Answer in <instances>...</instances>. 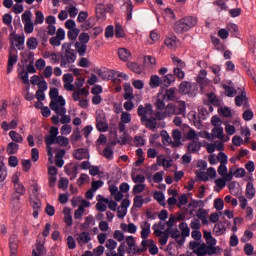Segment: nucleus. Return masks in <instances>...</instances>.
<instances>
[{"mask_svg":"<svg viewBox=\"0 0 256 256\" xmlns=\"http://www.w3.org/2000/svg\"><path fill=\"white\" fill-rule=\"evenodd\" d=\"M155 107L159 111H162L156 112V119H158V121H163V119H167V117H174V115L185 116L187 113V104L185 101H179L177 102V105L174 103H168L165 105V100L157 98Z\"/></svg>","mask_w":256,"mask_h":256,"instance_id":"nucleus-1","label":"nucleus"},{"mask_svg":"<svg viewBox=\"0 0 256 256\" xmlns=\"http://www.w3.org/2000/svg\"><path fill=\"white\" fill-rule=\"evenodd\" d=\"M59 128L52 126L49 131V135L45 137V143L47 145V155L48 161L53 163L54 157L53 153H55V148L51 147L54 143L60 145V147H67L69 145V138L59 135Z\"/></svg>","mask_w":256,"mask_h":256,"instance_id":"nucleus-2","label":"nucleus"},{"mask_svg":"<svg viewBox=\"0 0 256 256\" xmlns=\"http://www.w3.org/2000/svg\"><path fill=\"white\" fill-rule=\"evenodd\" d=\"M137 114L138 117H140L142 125H145L150 131H155V129L159 127V124L157 123L159 119H157V114L153 116V106L150 103L139 105Z\"/></svg>","mask_w":256,"mask_h":256,"instance_id":"nucleus-3","label":"nucleus"},{"mask_svg":"<svg viewBox=\"0 0 256 256\" xmlns=\"http://www.w3.org/2000/svg\"><path fill=\"white\" fill-rule=\"evenodd\" d=\"M49 97L51 99L50 109L54 111L56 115H65V113H67V108H65L67 102L63 96H59V89L51 88Z\"/></svg>","mask_w":256,"mask_h":256,"instance_id":"nucleus-4","label":"nucleus"},{"mask_svg":"<svg viewBox=\"0 0 256 256\" xmlns=\"http://www.w3.org/2000/svg\"><path fill=\"white\" fill-rule=\"evenodd\" d=\"M198 23L199 18L197 16H185L175 23L174 31L179 34L187 33V31H191L193 27H197Z\"/></svg>","mask_w":256,"mask_h":256,"instance_id":"nucleus-5","label":"nucleus"},{"mask_svg":"<svg viewBox=\"0 0 256 256\" xmlns=\"http://www.w3.org/2000/svg\"><path fill=\"white\" fill-rule=\"evenodd\" d=\"M60 57V67L63 69H67V67L73 65V63L77 61V54L75 53V50L71 48V44L69 43L62 44V53Z\"/></svg>","mask_w":256,"mask_h":256,"instance_id":"nucleus-6","label":"nucleus"},{"mask_svg":"<svg viewBox=\"0 0 256 256\" xmlns=\"http://www.w3.org/2000/svg\"><path fill=\"white\" fill-rule=\"evenodd\" d=\"M190 249L196 256L216 255L218 248L209 247L205 242L190 241Z\"/></svg>","mask_w":256,"mask_h":256,"instance_id":"nucleus-7","label":"nucleus"},{"mask_svg":"<svg viewBox=\"0 0 256 256\" xmlns=\"http://www.w3.org/2000/svg\"><path fill=\"white\" fill-rule=\"evenodd\" d=\"M140 237L142 239L141 242V251H147L149 247L153 244V239H149L151 235V223L147 221L140 222Z\"/></svg>","mask_w":256,"mask_h":256,"instance_id":"nucleus-8","label":"nucleus"},{"mask_svg":"<svg viewBox=\"0 0 256 256\" xmlns=\"http://www.w3.org/2000/svg\"><path fill=\"white\" fill-rule=\"evenodd\" d=\"M15 193L11 197V205H13L14 209H19V201H21V195H25L26 189L23 183L19 182L18 184H14Z\"/></svg>","mask_w":256,"mask_h":256,"instance_id":"nucleus-9","label":"nucleus"},{"mask_svg":"<svg viewBox=\"0 0 256 256\" xmlns=\"http://www.w3.org/2000/svg\"><path fill=\"white\" fill-rule=\"evenodd\" d=\"M33 14L31 11H25L22 14V23L24 25V31L27 34L33 33L35 31V24H33Z\"/></svg>","mask_w":256,"mask_h":256,"instance_id":"nucleus-10","label":"nucleus"},{"mask_svg":"<svg viewBox=\"0 0 256 256\" xmlns=\"http://www.w3.org/2000/svg\"><path fill=\"white\" fill-rule=\"evenodd\" d=\"M153 229L156 237H159L160 245H162V247L167 245V241H169V234L167 232H163V229H165V225L160 222L158 225L155 224L153 226Z\"/></svg>","mask_w":256,"mask_h":256,"instance_id":"nucleus-11","label":"nucleus"},{"mask_svg":"<svg viewBox=\"0 0 256 256\" xmlns=\"http://www.w3.org/2000/svg\"><path fill=\"white\" fill-rule=\"evenodd\" d=\"M173 64L176 66L173 70L174 77H177V79H185V69L186 64L178 57H172Z\"/></svg>","mask_w":256,"mask_h":256,"instance_id":"nucleus-12","label":"nucleus"},{"mask_svg":"<svg viewBox=\"0 0 256 256\" xmlns=\"http://www.w3.org/2000/svg\"><path fill=\"white\" fill-rule=\"evenodd\" d=\"M233 179V172H229L225 177L218 178L214 181V191L216 193H220V191L227 186V181H231Z\"/></svg>","mask_w":256,"mask_h":256,"instance_id":"nucleus-13","label":"nucleus"},{"mask_svg":"<svg viewBox=\"0 0 256 256\" xmlns=\"http://www.w3.org/2000/svg\"><path fill=\"white\" fill-rule=\"evenodd\" d=\"M131 201L128 198L122 200L121 205L116 208V215L118 219H125L127 216V209H129Z\"/></svg>","mask_w":256,"mask_h":256,"instance_id":"nucleus-14","label":"nucleus"},{"mask_svg":"<svg viewBox=\"0 0 256 256\" xmlns=\"http://www.w3.org/2000/svg\"><path fill=\"white\" fill-rule=\"evenodd\" d=\"M235 105L237 107H243V109H249V98H247V93L245 91H242L241 94L236 96Z\"/></svg>","mask_w":256,"mask_h":256,"instance_id":"nucleus-15","label":"nucleus"},{"mask_svg":"<svg viewBox=\"0 0 256 256\" xmlns=\"http://www.w3.org/2000/svg\"><path fill=\"white\" fill-rule=\"evenodd\" d=\"M157 99H162L165 101H175L177 99V88H169L165 91V94L163 93H158Z\"/></svg>","mask_w":256,"mask_h":256,"instance_id":"nucleus-16","label":"nucleus"},{"mask_svg":"<svg viewBox=\"0 0 256 256\" xmlns=\"http://www.w3.org/2000/svg\"><path fill=\"white\" fill-rule=\"evenodd\" d=\"M91 207V202L81 199L80 204L78 205V209L74 212V219H81L85 214V208Z\"/></svg>","mask_w":256,"mask_h":256,"instance_id":"nucleus-17","label":"nucleus"},{"mask_svg":"<svg viewBox=\"0 0 256 256\" xmlns=\"http://www.w3.org/2000/svg\"><path fill=\"white\" fill-rule=\"evenodd\" d=\"M10 41L12 45H15L17 49H23V45H25V36L17 35V34H11L10 35Z\"/></svg>","mask_w":256,"mask_h":256,"instance_id":"nucleus-18","label":"nucleus"},{"mask_svg":"<svg viewBox=\"0 0 256 256\" xmlns=\"http://www.w3.org/2000/svg\"><path fill=\"white\" fill-rule=\"evenodd\" d=\"M211 135L212 138L215 137L216 139H220L223 143H227L229 141V136H225V133H223V126L213 128Z\"/></svg>","mask_w":256,"mask_h":256,"instance_id":"nucleus-19","label":"nucleus"},{"mask_svg":"<svg viewBox=\"0 0 256 256\" xmlns=\"http://www.w3.org/2000/svg\"><path fill=\"white\" fill-rule=\"evenodd\" d=\"M72 155L77 161H83V159H89V150L85 148H78L73 151Z\"/></svg>","mask_w":256,"mask_h":256,"instance_id":"nucleus-20","label":"nucleus"},{"mask_svg":"<svg viewBox=\"0 0 256 256\" xmlns=\"http://www.w3.org/2000/svg\"><path fill=\"white\" fill-rule=\"evenodd\" d=\"M197 83L203 87H207L208 85H211V80L207 79V70H200L198 76H197Z\"/></svg>","mask_w":256,"mask_h":256,"instance_id":"nucleus-21","label":"nucleus"},{"mask_svg":"<svg viewBox=\"0 0 256 256\" xmlns=\"http://www.w3.org/2000/svg\"><path fill=\"white\" fill-rule=\"evenodd\" d=\"M169 233H170V237L172 239H175L176 243H178V245H180V247L185 244V237L182 236L179 229L173 228L169 231Z\"/></svg>","mask_w":256,"mask_h":256,"instance_id":"nucleus-22","label":"nucleus"},{"mask_svg":"<svg viewBox=\"0 0 256 256\" xmlns=\"http://www.w3.org/2000/svg\"><path fill=\"white\" fill-rule=\"evenodd\" d=\"M208 69L215 75L214 83L217 85L221 83V65L219 64H213L208 66Z\"/></svg>","mask_w":256,"mask_h":256,"instance_id":"nucleus-23","label":"nucleus"},{"mask_svg":"<svg viewBox=\"0 0 256 256\" xmlns=\"http://www.w3.org/2000/svg\"><path fill=\"white\" fill-rule=\"evenodd\" d=\"M76 241L80 247H83V245H87V243H90L91 241V234L89 232H81L76 236Z\"/></svg>","mask_w":256,"mask_h":256,"instance_id":"nucleus-24","label":"nucleus"},{"mask_svg":"<svg viewBox=\"0 0 256 256\" xmlns=\"http://www.w3.org/2000/svg\"><path fill=\"white\" fill-rule=\"evenodd\" d=\"M172 147H181L183 143L181 142V139H183V134L179 129H175L172 131Z\"/></svg>","mask_w":256,"mask_h":256,"instance_id":"nucleus-25","label":"nucleus"},{"mask_svg":"<svg viewBox=\"0 0 256 256\" xmlns=\"http://www.w3.org/2000/svg\"><path fill=\"white\" fill-rule=\"evenodd\" d=\"M120 229L124 233H129L130 235H135L137 233V225L135 223L130 222V223H121L120 224Z\"/></svg>","mask_w":256,"mask_h":256,"instance_id":"nucleus-26","label":"nucleus"},{"mask_svg":"<svg viewBox=\"0 0 256 256\" xmlns=\"http://www.w3.org/2000/svg\"><path fill=\"white\" fill-rule=\"evenodd\" d=\"M9 247H10V256H17V235L12 234L9 239Z\"/></svg>","mask_w":256,"mask_h":256,"instance_id":"nucleus-27","label":"nucleus"},{"mask_svg":"<svg viewBox=\"0 0 256 256\" xmlns=\"http://www.w3.org/2000/svg\"><path fill=\"white\" fill-rule=\"evenodd\" d=\"M47 250H45V246L41 242H37L32 251V256H45Z\"/></svg>","mask_w":256,"mask_h":256,"instance_id":"nucleus-28","label":"nucleus"},{"mask_svg":"<svg viewBox=\"0 0 256 256\" xmlns=\"http://www.w3.org/2000/svg\"><path fill=\"white\" fill-rule=\"evenodd\" d=\"M63 215H64V223H66L67 227H72L73 226V216L71 215V208L64 207Z\"/></svg>","mask_w":256,"mask_h":256,"instance_id":"nucleus-29","label":"nucleus"},{"mask_svg":"<svg viewBox=\"0 0 256 256\" xmlns=\"http://www.w3.org/2000/svg\"><path fill=\"white\" fill-rule=\"evenodd\" d=\"M178 92L181 95H189L191 93V82L182 81L178 87Z\"/></svg>","mask_w":256,"mask_h":256,"instance_id":"nucleus-30","label":"nucleus"},{"mask_svg":"<svg viewBox=\"0 0 256 256\" xmlns=\"http://www.w3.org/2000/svg\"><path fill=\"white\" fill-rule=\"evenodd\" d=\"M18 57L17 52H10L9 58H8V67H7V73H11L13 71V66L17 63Z\"/></svg>","mask_w":256,"mask_h":256,"instance_id":"nucleus-31","label":"nucleus"},{"mask_svg":"<svg viewBox=\"0 0 256 256\" xmlns=\"http://www.w3.org/2000/svg\"><path fill=\"white\" fill-rule=\"evenodd\" d=\"M5 179H7V168L3 162H0V189H3Z\"/></svg>","mask_w":256,"mask_h":256,"instance_id":"nucleus-32","label":"nucleus"},{"mask_svg":"<svg viewBox=\"0 0 256 256\" xmlns=\"http://www.w3.org/2000/svg\"><path fill=\"white\" fill-rule=\"evenodd\" d=\"M207 215H208L207 210L203 208L198 209V211L196 212V217L200 219V221H202V225H207V223H209Z\"/></svg>","mask_w":256,"mask_h":256,"instance_id":"nucleus-33","label":"nucleus"},{"mask_svg":"<svg viewBox=\"0 0 256 256\" xmlns=\"http://www.w3.org/2000/svg\"><path fill=\"white\" fill-rule=\"evenodd\" d=\"M118 57L121 61H129L131 59V52L126 48H119Z\"/></svg>","mask_w":256,"mask_h":256,"instance_id":"nucleus-34","label":"nucleus"},{"mask_svg":"<svg viewBox=\"0 0 256 256\" xmlns=\"http://www.w3.org/2000/svg\"><path fill=\"white\" fill-rule=\"evenodd\" d=\"M106 14H107V8H105V4H97L96 5V17L98 19L105 20Z\"/></svg>","mask_w":256,"mask_h":256,"instance_id":"nucleus-35","label":"nucleus"},{"mask_svg":"<svg viewBox=\"0 0 256 256\" xmlns=\"http://www.w3.org/2000/svg\"><path fill=\"white\" fill-rule=\"evenodd\" d=\"M200 150H201V142L197 140H192V142L188 144L189 153H199Z\"/></svg>","mask_w":256,"mask_h":256,"instance_id":"nucleus-36","label":"nucleus"},{"mask_svg":"<svg viewBox=\"0 0 256 256\" xmlns=\"http://www.w3.org/2000/svg\"><path fill=\"white\" fill-rule=\"evenodd\" d=\"M246 197L251 201L255 197V186L253 185V182H248L246 185Z\"/></svg>","mask_w":256,"mask_h":256,"instance_id":"nucleus-37","label":"nucleus"},{"mask_svg":"<svg viewBox=\"0 0 256 256\" xmlns=\"http://www.w3.org/2000/svg\"><path fill=\"white\" fill-rule=\"evenodd\" d=\"M124 99H134L135 95H133V87H131L130 83L124 84Z\"/></svg>","mask_w":256,"mask_h":256,"instance_id":"nucleus-38","label":"nucleus"},{"mask_svg":"<svg viewBox=\"0 0 256 256\" xmlns=\"http://www.w3.org/2000/svg\"><path fill=\"white\" fill-rule=\"evenodd\" d=\"M179 229H180L181 235H182V237H184V239L186 237H189V235H191V229L189 228V225L187 224V222H181L179 224Z\"/></svg>","mask_w":256,"mask_h":256,"instance_id":"nucleus-39","label":"nucleus"},{"mask_svg":"<svg viewBox=\"0 0 256 256\" xmlns=\"http://www.w3.org/2000/svg\"><path fill=\"white\" fill-rule=\"evenodd\" d=\"M107 203H109V199L102 197L96 204L97 211H100L101 213L107 211Z\"/></svg>","mask_w":256,"mask_h":256,"instance_id":"nucleus-40","label":"nucleus"},{"mask_svg":"<svg viewBox=\"0 0 256 256\" xmlns=\"http://www.w3.org/2000/svg\"><path fill=\"white\" fill-rule=\"evenodd\" d=\"M9 137L12 143H23V136L15 130L9 132Z\"/></svg>","mask_w":256,"mask_h":256,"instance_id":"nucleus-41","label":"nucleus"},{"mask_svg":"<svg viewBox=\"0 0 256 256\" xmlns=\"http://www.w3.org/2000/svg\"><path fill=\"white\" fill-rule=\"evenodd\" d=\"M222 88L224 89L227 97H235L237 95V90L232 85L223 84Z\"/></svg>","mask_w":256,"mask_h":256,"instance_id":"nucleus-42","label":"nucleus"},{"mask_svg":"<svg viewBox=\"0 0 256 256\" xmlns=\"http://www.w3.org/2000/svg\"><path fill=\"white\" fill-rule=\"evenodd\" d=\"M74 47L80 57H84V55L87 53L86 44H83L81 42H76Z\"/></svg>","mask_w":256,"mask_h":256,"instance_id":"nucleus-43","label":"nucleus"},{"mask_svg":"<svg viewBox=\"0 0 256 256\" xmlns=\"http://www.w3.org/2000/svg\"><path fill=\"white\" fill-rule=\"evenodd\" d=\"M186 139H187V141H199V133H197V131H195V129L190 128L186 132Z\"/></svg>","mask_w":256,"mask_h":256,"instance_id":"nucleus-44","label":"nucleus"},{"mask_svg":"<svg viewBox=\"0 0 256 256\" xmlns=\"http://www.w3.org/2000/svg\"><path fill=\"white\" fill-rule=\"evenodd\" d=\"M26 45L30 51H35V49H37V47L39 46V42L37 41V38L30 37L28 38Z\"/></svg>","mask_w":256,"mask_h":256,"instance_id":"nucleus-45","label":"nucleus"},{"mask_svg":"<svg viewBox=\"0 0 256 256\" xmlns=\"http://www.w3.org/2000/svg\"><path fill=\"white\" fill-rule=\"evenodd\" d=\"M117 253L115 252H107L106 256H125V242H122L118 249H117Z\"/></svg>","mask_w":256,"mask_h":256,"instance_id":"nucleus-46","label":"nucleus"},{"mask_svg":"<svg viewBox=\"0 0 256 256\" xmlns=\"http://www.w3.org/2000/svg\"><path fill=\"white\" fill-rule=\"evenodd\" d=\"M105 247H106L108 253H114L115 250L117 249V241H115L113 239H108L106 241Z\"/></svg>","mask_w":256,"mask_h":256,"instance_id":"nucleus-47","label":"nucleus"},{"mask_svg":"<svg viewBox=\"0 0 256 256\" xmlns=\"http://www.w3.org/2000/svg\"><path fill=\"white\" fill-rule=\"evenodd\" d=\"M124 243H126V245L128 246V249L130 250V251H132V249H135V246L137 245V242H136V240H135V238H134V236H126L125 238H124Z\"/></svg>","mask_w":256,"mask_h":256,"instance_id":"nucleus-48","label":"nucleus"},{"mask_svg":"<svg viewBox=\"0 0 256 256\" xmlns=\"http://www.w3.org/2000/svg\"><path fill=\"white\" fill-rule=\"evenodd\" d=\"M65 9H66V11H68V15L72 19H75V17H77V15H79V9H77V7H75L74 5H68L65 7Z\"/></svg>","mask_w":256,"mask_h":256,"instance_id":"nucleus-49","label":"nucleus"},{"mask_svg":"<svg viewBox=\"0 0 256 256\" xmlns=\"http://www.w3.org/2000/svg\"><path fill=\"white\" fill-rule=\"evenodd\" d=\"M115 36L117 37V39H122L123 37H125V29H123V26H121L120 23L115 24Z\"/></svg>","mask_w":256,"mask_h":256,"instance_id":"nucleus-50","label":"nucleus"},{"mask_svg":"<svg viewBox=\"0 0 256 256\" xmlns=\"http://www.w3.org/2000/svg\"><path fill=\"white\" fill-rule=\"evenodd\" d=\"M19 151V144L15 142H10L7 146V153L8 155H15Z\"/></svg>","mask_w":256,"mask_h":256,"instance_id":"nucleus-51","label":"nucleus"},{"mask_svg":"<svg viewBox=\"0 0 256 256\" xmlns=\"http://www.w3.org/2000/svg\"><path fill=\"white\" fill-rule=\"evenodd\" d=\"M149 85L152 89L159 87V85H161V78H159L157 75L151 76Z\"/></svg>","mask_w":256,"mask_h":256,"instance_id":"nucleus-52","label":"nucleus"},{"mask_svg":"<svg viewBox=\"0 0 256 256\" xmlns=\"http://www.w3.org/2000/svg\"><path fill=\"white\" fill-rule=\"evenodd\" d=\"M197 207H203V200H192L189 203V208L192 209L190 210V215H193V211H195Z\"/></svg>","mask_w":256,"mask_h":256,"instance_id":"nucleus-53","label":"nucleus"},{"mask_svg":"<svg viewBox=\"0 0 256 256\" xmlns=\"http://www.w3.org/2000/svg\"><path fill=\"white\" fill-rule=\"evenodd\" d=\"M96 127L101 133H105V131L109 129V125H107V120H100L96 122Z\"/></svg>","mask_w":256,"mask_h":256,"instance_id":"nucleus-54","label":"nucleus"},{"mask_svg":"<svg viewBox=\"0 0 256 256\" xmlns=\"http://www.w3.org/2000/svg\"><path fill=\"white\" fill-rule=\"evenodd\" d=\"M154 199H155V201L159 202L160 205L165 207V205H166V203H165V194H163V192H155L154 193Z\"/></svg>","mask_w":256,"mask_h":256,"instance_id":"nucleus-55","label":"nucleus"},{"mask_svg":"<svg viewBox=\"0 0 256 256\" xmlns=\"http://www.w3.org/2000/svg\"><path fill=\"white\" fill-rule=\"evenodd\" d=\"M80 30L79 28H74L68 31V39L70 41H77V37H79Z\"/></svg>","mask_w":256,"mask_h":256,"instance_id":"nucleus-56","label":"nucleus"},{"mask_svg":"<svg viewBox=\"0 0 256 256\" xmlns=\"http://www.w3.org/2000/svg\"><path fill=\"white\" fill-rule=\"evenodd\" d=\"M125 234L121 230H115L113 234V239L118 241V243H123L125 241Z\"/></svg>","mask_w":256,"mask_h":256,"instance_id":"nucleus-57","label":"nucleus"},{"mask_svg":"<svg viewBox=\"0 0 256 256\" xmlns=\"http://www.w3.org/2000/svg\"><path fill=\"white\" fill-rule=\"evenodd\" d=\"M171 83H175V75L167 74L163 77V84L165 85V87L171 86Z\"/></svg>","mask_w":256,"mask_h":256,"instance_id":"nucleus-58","label":"nucleus"},{"mask_svg":"<svg viewBox=\"0 0 256 256\" xmlns=\"http://www.w3.org/2000/svg\"><path fill=\"white\" fill-rule=\"evenodd\" d=\"M146 187H147V185H145V184L134 185V187L132 189L133 195H139V193H143V191H145Z\"/></svg>","mask_w":256,"mask_h":256,"instance_id":"nucleus-59","label":"nucleus"},{"mask_svg":"<svg viewBox=\"0 0 256 256\" xmlns=\"http://www.w3.org/2000/svg\"><path fill=\"white\" fill-rule=\"evenodd\" d=\"M143 203H145L143 196L137 195L134 197L133 207H137L138 209H140V207H143Z\"/></svg>","mask_w":256,"mask_h":256,"instance_id":"nucleus-60","label":"nucleus"},{"mask_svg":"<svg viewBox=\"0 0 256 256\" xmlns=\"http://www.w3.org/2000/svg\"><path fill=\"white\" fill-rule=\"evenodd\" d=\"M144 63L147 67H155L157 60L155 57L148 55L144 57Z\"/></svg>","mask_w":256,"mask_h":256,"instance_id":"nucleus-61","label":"nucleus"},{"mask_svg":"<svg viewBox=\"0 0 256 256\" xmlns=\"http://www.w3.org/2000/svg\"><path fill=\"white\" fill-rule=\"evenodd\" d=\"M225 226L221 225V224H216L214 226L213 232L215 233V235H217L218 237L220 235H225Z\"/></svg>","mask_w":256,"mask_h":256,"instance_id":"nucleus-62","label":"nucleus"},{"mask_svg":"<svg viewBox=\"0 0 256 256\" xmlns=\"http://www.w3.org/2000/svg\"><path fill=\"white\" fill-rule=\"evenodd\" d=\"M120 122L126 124L131 123V113L123 111L121 113Z\"/></svg>","mask_w":256,"mask_h":256,"instance_id":"nucleus-63","label":"nucleus"},{"mask_svg":"<svg viewBox=\"0 0 256 256\" xmlns=\"http://www.w3.org/2000/svg\"><path fill=\"white\" fill-rule=\"evenodd\" d=\"M247 197L243 196V195H238V201H239V206L240 209H245L246 207H248V201H247Z\"/></svg>","mask_w":256,"mask_h":256,"instance_id":"nucleus-64","label":"nucleus"}]
</instances>
